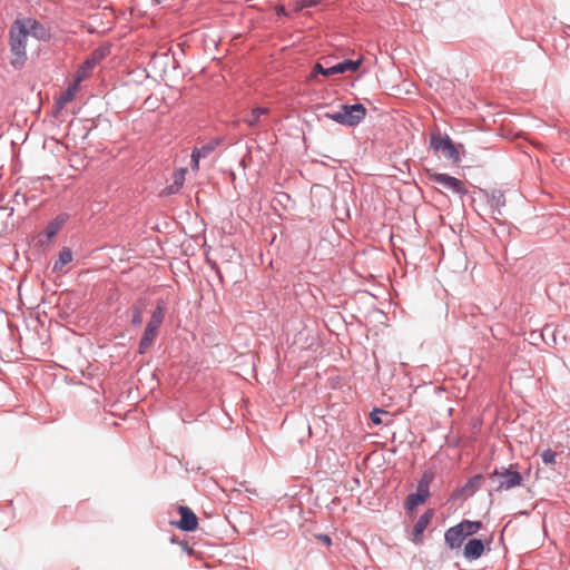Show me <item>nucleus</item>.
Returning <instances> with one entry per match:
<instances>
[{
	"mask_svg": "<svg viewBox=\"0 0 570 570\" xmlns=\"http://www.w3.org/2000/svg\"><path fill=\"white\" fill-rule=\"evenodd\" d=\"M49 40L50 29L33 18H20L13 21L9 31L11 65L19 69L27 60V43L29 38Z\"/></svg>",
	"mask_w": 570,
	"mask_h": 570,
	"instance_id": "nucleus-1",
	"label": "nucleus"
},
{
	"mask_svg": "<svg viewBox=\"0 0 570 570\" xmlns=\"http://www.w3.org/2000/svg\"><path fill=\"white\" fill-rule=\"evenodd\" d=\"M482 527L480 521L463 520L445 531L444 540L450 549H458L466 537L476 533Z\"/></svg>",
	"mask_w": 570,
	"mask_h": 570,
	"instance_id": "nucleus-2",
	"label": "nucleus"
},
{
	"mask_svg": "<svg viewBox=\"0 0 570 570\" xmlns=\"http://www.w3.org/2000/svg\"><path fill=\"white\" fill-rule=\"evenodd\" d=\"M366 115L363 105H342L338 110L326 112L325 116L338 124L346 126L357 125Z\"/></svg>",
	"mask_w": 570,
	"mask_h": 570,
	"instance_id": "nucleus-3",
	"label": "nucleus"
},
{
	"mask_svg": "<svg viewBox=\"0 0 570 570\" xmlns=\"http://www.w3.org/2000/svg\"><path fill=\"white\" fill-rule=\"evenodd\" d=\"M439 158L445 159L451 165H460L465 158L464 145H432Z\"/></svg>",
	"mask_w": 570,
	"mask_h": 570,
	"instance_id": "nucleus-4",
	"label": "nucleus"
},
{
	"mask_svg": "<svg viewBox=\"0 0 570 570\" xmlns=\"http://www.w3.org/2000/svg\"><path fill=\"white\" fill-rule=\"evenodd\" d=\"M493 482L498 483V491L510 490L512 488L521 485L522 476L517 471L509 469H502L501 471L495 470L491 475Z\"/></svg>",
	"mask_w": 570,
	"mask_h": 570,
	"instance_id": "nucleus-5",
	"label": "nucleus"
},
{
	"mask_svg": "<svg viewBox=\"0 0 570 570\" xmlns=\"http://www.w3.org/2000/svg\"><path fill=\"white\" fill-rule=\"evenodd\" d=\"M429 484H430V478H428V475H424L417 485L416 492L410 494L406 498V501H405L406 509L412 510L426 501V499L430 495Z\"/></svg>",
	"mask_w": 570,
	"mask_h": 570,
	"instance_id": "nucleus-6",
	"label": "nucleus"
},
{
	"mask_svg": "<svg viewBox=\"0 0 570 570\" xmlns=\"http://www.w3.org/2000/svg\"><path fill=\"white\" fill-rule=\"evenodd\" d=\"M432 180L443 186L446 189L452 190L453 193L465 195L468 193L463 181L460 179L449 176L446 174H434L431 176Z\"/></svg>",
	"mask_w": 570,
	"mask_h": 570,
	"instance_id": "nucleus-7",
	"label": "nucleus"
},
{
	"mask_svg": "<svg viewBox=\"0 0 570 570\" xmlns=\"http://www.w3.org/2000/svg\"><path fill=\"white\" fill-rule=\"evenodd\" d=\"M178 512L180 514V521L177 523L179 529L184 531H194L197 529L198 519L188 507L180 505Z\"/></svg>",
	"mask_w": 570,
	"mask_h": 570,
	"instance_id": "nucleus-8",
	"label": "nucleus"
},
{
	"mask_svg": "<svg viewBox=\"0 0 570 570\" xmlns=\"http://www.w3.org/2000/svg\"><path fill=\"white\" fill-rule=\"evenodd\" d=\"M269 114L266 107H256L244 116V121L249 126L254 127L264 122Z\"/></svg>",
	"mask_w": 570,
	"mask_h": 570,
	"instance_id": "nucleus-9",
	"label": "nucleus"
},
{
	"mask_svg": "<svg viewBox=\"0 0 570 570\" xmlns=\"http://www.w3.org/2000/svg\"><path fill=\"white\" fill-rule=\"evenodd\" d=\"M65 148L68 153V161L72 168L76 170H81L86 167V156L81 153V150L77 149V145L72 146V149L69 145H65Z\"/></svg>",
	"mask_w": 570,
	"mask_h": 570,
	"instance_id": "nucleus-10",
	"label": "nucleus"
},
{
	"mask_svg": "<svg viewBox=\"0 0 570 570\" xmlns=\"http://www.w3.org/2000/svg\"><path fill=\"white\" fill-rule=\"evenodd\" d=\"M484 552V544L480 539H471L464 547V557L469 560L479 559Z\"/></svg>",
	"mask_w": 570,
	"mask_h": 570,
	"instance_id": "nucleus-11",
	"label": "nucleus"
},
{
	"mask_svg": "<svg viewBox=\"0 0 570 570\" xmlns=\"http://www.w3.org/2000/svg\"><path fill=\"white\" fill-rule=\"evenodd\" d=\"M361 65H362V59L344 60L333 67H328L327 73L336 75V73H344V72H348V71L354 72L360 68Z\"/></svg>",
	"mask_w": 570,
	"mask_h": 570,
	"instance_id": "nucleus-12",
	"label": "nucleus"
},
{
	"mask_svg": "<svg viewBox=\"0 0 570 570\" xmlns=\"http://www.w3.org/2000/svg\"><path fill=\"white\" fill-rule=\"evenodd\" d=\"M79 90V85L73 81L72 85H70L65 91L61 92L59 98L56 100V109L59 111L62 109L68 102H70Z\"/></svg>",
	"mask_w": 570,
	"mask_h": 570,
	"instance_id": "nucleus-13",
	"label": "nucleus"
},
{
	"mask_svg": "<svg viewBox=\"0 0 570 570\" xmlns=\"http://www.w3.org/2000/svg\"><path fill=\"white\" fill-rule=\"evenodd\" d=\"M186 176V168H179L174 173V180L173 184L167 186L164 189L165 195H173L179 191V189L183 187Z\"/></svg>",
	"mask_w": 570,
	"mask_h": 570,
	"instance_id": "nucleus-14",
	"label": "nucleus"
},
{
	"mask_svg": "<svg viewBox=\"0 0 570 570\" xmlns=\"http://www.w3.org/2000/svg\"><path fill=\"white\" fill-rule=\"evenodd\" d=\"M68 218L69 216L67 214H60L47 225L45 233L49 240L58 234V232L67 223Z\"/></svg>",
	"mask_w": 570,
	"mask_h": 570,
	"instance_id": "nucleus-15",
	"label": "nucleus"
},
{
	"mask_svg": "<svg viewBox=\"0 0 570 570\" xmlns=\"http://www.w3.org/2000/svg\"><path fill=\"white\" fill-rule=\"evenodd\" d=\"M165 318V308L161 305H158L154 313L151 314V317L149 322L147 323L146 328L149 330V332H156L158 333V328L163 324Z\"/></svg>",
	"mask_w": 570,
	"mask_h": 570,
	"instance_id": "nucleus-16",
	"label": "nucleus"
},
{
	"mask_svg": "<svg viewBox=\"0 0 570 570\" xmlns=\"http://www.w3.org/2000/svg\"><path fill=\"white\" fill-rule=\"evenodd\" d=\"M431 518H432V514L430 512H425L419 518V520L414 524L413 535H414L415 542H419L421 540L424 530L426 529V527L429 525V523L431 521Z\"/></svg>",
	"mask_w": 570,
	"mask_h": 570,
	"instance_id": "nucleus-17",
	"label": "nucleus"
},
{
	"mask_svg": "<svg viewBox=\"0 0 570 570\" xmlns=\"http://www.w3.org/2000/svg\"><path fill=\"white\" fill-rule=\"evenodd\" d=\"M214 150L212 145H204L202 148H195L190 155V166L197 170L199 166V159L207 157Z\"/></svg>",
	"mask_w": 570,
	"mask_h": 570,
	"instance_id": "nucleus-18",
	"label": "nucleus"
},
{
	"mask_svg": "<svg viewBox=\"0 0 570 570\" xmlns=\"http://www.w3.org/2000/svg\"><path fill=\"white\" fill-rule=\"evenodd\" d=\"M72 252L69 247H63L60 253L58 261L53 265L55 272H62V268L72 261Z\"/></svg>",
	"mask_w": 570,
	"mask_h": 570,
	"instance_id": "nucleus-19",
	"label": "nucleus"
},
{
	"mask_svg": "<svg viewBox=\"0 0 570 570\" xmlns=\"http://www.w3.org/2000/svg\"><path fill=\"white\" fill-rule=\"evenodd\" d=\"M156 336H157L156 332H149V330L145 328L144 335L139 342V353L140 354L146 353V351L153 345Z\"/></svg>",
	"mask_w": 570,
	"mask_h": 570,
	"instance_id": "nucleus-20",
	"label": "nucleus"
},
{
	"mask_svg": "<svg viewBox=\"0 0 570 570\" xmlns=\"http://www.w3.org/2000/svg\"><path fill=\"white\" fill-rule=\"evenodd\" d=\"M94 65L95 62L92 60H86L82 63V66L78 69L75 82L80 85V82L89 76Z\"/></svg>",
	"mask_w": 570,
	"mask_h": 570,
	"instance_id": "nucleus-21",
	"label": "nucleus"
},
{
	"mask_svg": "<svg viewBox=\"0 0 570 570\" xmlns=\"http://www.w3.org/2000/svg\"><path fill=\"white\" fill-rule=\"evenodd\" d=\"M142 312H144V305L138 303L131 306L130 313H131V324L136 327L140 326L142 323Z\"/></svg>",
	"mask_w": 570,
	"mask_h": 570,
	"instance_id": "nucleus-22",
	"label": "nucleus"
},
{
	"mask_svg": "<svg viewBox=\"0 0 570 570\" xmlns=\"http://www.w3.org/2000/svg\"><path fill=\"white\" fill-rule=\"evenodd\" d=\"M544 464L551 465L556 463L557 453L550 449H547L541 454Z\"/></svg>",
	"mask_w": 570,
	"mask_h": 570,
	"instance_id": "nucleus-23",
	"label": "nucleus"
},
{
	"mask_svg": "<svg viewBox=\"0 0 570 570\" xmlns=\"http://www.w3.org/2000/svg\"><path fill=\"white\" fill-rule=\"evenodd\" d=\"M385 411L375 409L373 412H371L370 417L373 424L379 425L382 423L381 415L384 414Z\"/></svg>",
	"mask_w": 570,
	"mask_h": 570,
	"instance_id": "nucleus-24",
	"label": "nucleus"
},
{
	"mask_svg": "<svg viewBox=\"0 0 570 570\" xmlns=\"http://www.w3.org/2000/svg\"><path fill=\"white\" fill-rule=\"evenodd\" d=\"M327 70L328 68H324L321 63H316L314 66V69H313V72H312V76L314 77L315 73H322L323 76L325 77H330V76H333L332 73H327Z\"/></svg>",
	"mask_w": 570,
	"mask_h": 570,
	"instance_id": "nucleus-25",
	"label": "nucleus"
},
{
	"mask_svg": "<svg viewBox=\"0 0 570 570\" xmlns=\"http://www.w3.org/2000/svg\"><path fill=\"white\" fill-rule=\"evenodd\" d=\"M431 142H442V144H445V142H452L451 141V138L448 136V135H432L431 137Z\"/></svg>",
	"mask_w": 570,
	"mask_h": 570,
	"instance_id": "nucleus-26",
	"label": "nucleus"
},
{
	"mask_svg": "<svg viewBox=\"0 0 570 570\" xmlns=\"http://www.w3.org/2000/svg\"><path fill=\"white\" fill-rule=\"evenodd\" d=\"M320 539L324 541L326 544H331V539L328 535H320Z\"/></svg>",
	"mask_w": 570,
	"mask_h": 570,
	"instance_id": "nucleus-27",
	"label": "nucleus"
}]
</instances>
